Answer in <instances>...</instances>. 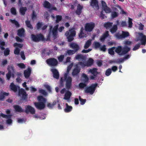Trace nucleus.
<instances>
[{"label":"nucleus","instance_id":"nucleus-1","mask_svg":"<svg viewBox=\"0 0 146 146\" xmlns=\"http://www.w3.org/2000/svg\"><path fill=\"white\" fill-rule=\"evenodd\" d=\"M138 34L139 36L136 38V40L137 42L140 41L141 42L135 44L132 49L133 51L138 49L140 47L141 45L145 46L146 44V36L141 33H138Z\"/></svg>","mask_w":146,"mask_h":146},{"label":"nucleus","instance_id":"nucleus-2","mask_svg":"<svg viewBox=\"0 0 146 146\" xmlns=\"http://www.w3.org/2000/svg\"><path fill=\"white\" fill-rule=\"evenodd\" d=\"M37 99L39 102L34 103L36 108L40 110L44 109L45 107V104L47 101L46 99L42 96H38Z\"/></svg>","mask_w":146,"mask_h":146},{"label":"nucleus","instance_id":"nucleus-3","mask_svg":"<svg viewBox=\"0 0 146 146\" xmlns=\"http://www.w3.org/2000/svg\"><path fill=\"white\" fill-rule=\"evenodd\" d=\"M130 48L125 46L122 48L121 46H119L115 48V51L120 55H122L127 54L130 50Z\"/></svg>","mask_w":146,"mask_h":146},{"label":"nucleus","instance_id":"nucleus-4","mask_svg":"<svg viewBox=\"0 0 146 146\" xmlns=\"http://www.w3.org/2000/svg\"><path fill=\"white\" fill-rule=\"evenodd\" d=\"M75 29V28H72L69 30L68 31H67L66 32L65 35L66 37L68 42H71L74 40V37L76 34V32L74 30Z\"/></svg>","mask_w":146,"mask_h":146},{"label":"nucleus","instance_id":"nucleus-5","mask_svg":"<svg viewBox=\"0 0 146 146\" xmlns=\"http://www.w3.org/2000/svg\"><path fill=\"white\" fill-rule=\"evenodd\" d=\"M50 28V30L49 33L48 35V37H50L52 36L55 39L57 38V30H58L60 32H62L64 28Z\"/></svg>","mask_w":146,"mask_h":146},{"label":"nucleus","instance_id":"nucleus-6","mask_svg":"<svg viewBox=\"0 0 146 146\" xmlns=\"http://www.w3.org/2000/svg\"><path fill=\"white\" fill-rule=\"evenodd\" d=\"M32 40L35 42H38L40 41H44V36L41 33L36 35L31 34V35Z\"/></svg>","mask_w":146,"mask_h":146},{"label":"nucleus","instance_id":"nucleus-7","mask_svg":"<svg viewBox=\"0 0 146 146\" xmlns=\"http://www.w3.org/2000/svg\"><path fill=\"white\" fill-rule=\"evenodd\" d=\"M97 83L92 84L91 86L89 87H87L85 89L84 92L86 93H89L90 94L92 95L94 92L96 87L98 86Z\"/></svg>","mask_w":146,"mask_h":146},{"label":"nucleus","instance_id":"nucleus-8","mask_svg":"<svg viewBox=\"0 0 146 146\" xmlns=\"http://www.w3.org/2000/svg\"><path fill=\"white\" fill-rule=\"evenodd\" d=\"M68 73L67 72L65 73L64 75V80H66V86L68 90H69L71 88L72 81V78L71 77L68 76L67 77Z\"/></svg>","mask_w":146,"mask_h":146},{"label":"nucleus","instance_id":"nucleus-9","mask_svg":"<svg viewBox=\"0 0 146 146\" xmlns=\"http://www.w3.org/2000/svg\"><path fill=\"white\" fill-rule=\"evenodd\" d=\"M18 95L21 97L22 99L23 100H26L28 97V95L25 90L21 88L19 89L18 92Z\"/></svg>","mask_w":146,"mask_h":146},{"label":"nucleus","instance_id":"nucleus-10","mask_svg":"<svg viewBox=\"0 0 146 146\" xmlns=\"http://www.w3.org/2000/svg\"><path fill=\"white\" fill-rule=\"evenodd\" d=\"M46 62L49 65L51 66H56L58 64L57 60L54 58H50L46 60Z\"/></svg>","mask_w":146,"mask_h":146},{"label":"nucleus","instance_id":"nucleus-11","mask_svg":"<svg viewBox=\"0 0 146 146\" xmlns=\"http://www.w3.org/2000/svg\"><path fill=\"white\" fill-rule=\"evenodd\" d=\"M97 70V68H94L92 69H90L89 70V72L93 75L90 77L91 79L95 80V78L97 77V75L98 74Z\"/></svg>","mask_w":146,"mask_h":146},{"label":"nucleus","instance_id":"nucleus-12","mask_svg":"<svg viewBox=\"0 0 146 146\" xmlns=\"http://www.w3.org/2000/svg\"><path fill=\"white\" fill-rule=\"evenodd\" d=\"M25 112L28 114L29 112L31 114H35V109L30 105H28L25 107Z\"/></svg>","mask_w":146,"mask_h":146},{"label":"nucleus","instance_id":"nucleus-13","mask_svg":"<svg viewBox=\"0 0 146 146\" xmlns=\"http://www.w3.org/2000/svg\"><path fill=\"white\" fill-rule=\"evenodd\" d=\"M94 60L92 58H90L84 64L82 62H78V64L81 66H89L92 65L94 63Z\"/></svg>","mask_w":146,"mask_h":146},{"label":"nucleus","instance_id":"nucleus-14","mask_svg":"<svg viewBox=\"0 0 146 146\" xmlns=\"http://www.w3.org/2000/svg\"><path fill=\"white\" fill-rule=\"evenodd\" d=\"M90 5L95 9L98 10L99 9L98 2L97 0H91Z\"/></svg>","mask_w":146,"mask_h":146},{"label":"nucleus","instance_id":"nucleus-15","mask_svg":"<svg viewBox=\"0 0 146 146\" xmlns=\"http://www.w3.org/2000/svg\"><path fill=\"white\" fill-rule=\"evenodd\" d=\"M9 87L11 90L15 93L17 92L20 89L19 86L16 85L13 82L11 83Z\"/></svg>","mask_w":146,"mask_h":146},{"label":"nucleus","instance_id":"nucleus-16","mask_svg":"<svg viewBox=\"0 0 146 146\" xmlns=\"http://www.w3.org/2000/svg\"><path fill=\"white\" fill-rule=\"evenodd\" d=\"M70 48L74 50L75 52H77L79 50L80 47L76 43L72 42L70 44Z\"/></svg>","mask_w":146,"mask_h":146},{"label":"nucleus","instance_id":"nucleus-17","mask_svg":"<svg viewBox=\"0 0 146 146\" xmlns=\"http://www.w3.org/2000/svg\"><path fill=\"white\" fill-rule=\"evenodd\" d=\"M51 71L53 74V77L57 79H58L59 78V74L58 71L56 69H51Z\"/></svg>","mask_w":146,"mask_h":146},{"label":"nucleus","instance_id":"nucleus-18","mask_svg":"<svg viewBox=\"0 0 146 146\" xmlns=\"http://www.w3.org/2000/svg\"><path fill=\"white\" fill-rule=\"evenodd\" d=\"M9 94L8 92H4L3 90L0 92V101H3L5 96H8Z\"/></svg>","mask_w":146,"mask_h":146},{"label":"nucleus","instance_id":"nucleus-19","mask_svg":"<svg viewBox=\"0 0 146 146\" xmlns=\"http://www.w3.org/2000/svg\"><path fill=\"white\" fill-rule=\"evenodd\" d=\"M83 8L82 5L80 4H78L77 5V9L75 11V13L76 15H80L82 13V11Z\"/></svg>","mask_w":146,"mask_h":146},{"label":"nucleus","instance_id":"nucleus-20","mask_svg":"<svg viewBox=\"0 0 146 146\" xmlns=\"http://www.w3.org/2000/svg\"><path fill=\"white\" fill-rule=\"evenodd\" d=\"M31 73V70L30 67H28L27 69L25 70L24 72L25 77L26 78L29 77Z\"/></svg>","mask_w":146,"mask_h":146},{"label":"nucleus","instance_id":"nucleus-21","mask_svg":"<svg viewBox=\"0 0 146 146\" xmlns=\"http://www.w3.org/2000/svg\"><path fill=\"white\" fill-rule=\"evenodd\" d=\"M15 110L16 111L19 113L23 112L24 110L21 107L18 105H14L13 106Z\"/></svg>","mask_w":146,"mask_h":146},{"label":"nucleus","instance_id":"nucleus-22","mask_svg":"<svg viewBox=\"0 0 146 146\" xmlns=\"http://www.w3.org/2000/svg\"><path fill=\"white\" fill-rule=\"evenodd\" d=\"M80 69L79 68L78 65H76V67L74 69L72 72V75L73 76L77 75L80 71Z\"/></svg>","mask_w":146,"mask_h":146},{"label":"nucleus","instance_id":"nucleus-23","mask_svg":"<svg viewBox=\"0 0 146 146\" xmlns=\"http://www.w3.org/2000/svg\"><path fill=\"white\" fill-rule=\"evenodd\" d=\"M27 10V8L26 7H21L19 9V12L21 15H24Z\"/></svg>","mask_w":146,"mask_h":146},{"label":"nucleus","instance_id":"nucleus-24","mask_svg":"<svg viewBox=\"0 0 146 146\" xmlns=\"http://www.w3.org/2000/svg\"><path fill=\"white\" fill-rule=\"evenodd\" d=\"M66 108L64 109V111L66 113H68L70 112L72 110V107L69 106L67 103L66 104Z\"/></svg>","mask_w":146,"mask_h":146},{"label":"nucleus","instance_id":"nucleus-25","mask_svg":"<svg viewBox=\"0 0 146 146\" xmlns=\"http://www.w3.org/2000/svg\"><path fill=\"white\" fill-rule=\"evenodd\" d=\"M72 93L69 91H67L64 95V99L65 100H69L72 95Z\"/></svg>","mask_w":146,"mask_h":146},{"label":"nucleus","instance_id":"nucleus-26","mask_svg":"<svg viewBox=\"0 0 146 146\" xmlns=\"http://www.w3.org/2000/svg\"><path fill=\"white\" fill-rule=\"evenodd\" d=\"M57 102V103H58V101H57L55 100L54 101L52 104L50 103H48L47 104V106L49 109H52L53 108L54 106L56 104Z\"/></svg>","mask_w":146,"mask_h":146},{"label":"nucleus","instance_id":"nucleus-27","mask_svg":"<svg viewBox=\"0 0 146 146\" xmlns=\"http://www.w3.org/2000/svg\"><path fill=\"white\" fill-rule=\"evenodd\" d=\"M91 41V40L89 39L86 42L84 46L85 49H87L92 44Z\"/></svg>","mask_w":146,"mask_h":146},{"label":"nucleus","instance_id":"nucleus-28","mask_svg":"<svg viewBox=\"0 0 146 146\" xmlns=\"http://www.w3.org/2000/svg\"><path fill=\"white\" fill-rule=\"evenodd\" d=\"M84 30L83 28H81L80 32L79 35V36L80 38H83L86 36V35L83 33Z\"/></svg>","mask_w":146,"mask_h":146},{"label":"nucleus","instance_id":"nucleus-29","mask_svg":"<svg viewBox=\"0 0 146 146\" xmlns=\"http://www.w3.org/2000/svg\"><path fill=\"white\" fill-rule=\"evenodd\" d=\"M44 6L46 8L50 9L51 7V4L48 1H44Z\"/></svg>","mask_w":146,"mask_h":146},{"label":"nucleus","instance_id":"nucleus-30","mask_svg":"<svg viewBox=\"0 0 146 146\" xmlns=\"http://www.w3.org/2000/svg\"><path fill=\"white\" fill-rule=\"evenodd\" d=\"M24 32L25 31L23 28H21V29L18 30L17 35L20 36H23Z\"/></svg>","mask_w":146,"mask_h":146},{"label":"nucleus","instance_id":"nucleus-31","mask_svg":"<svg viewBox=\"0 0 146 146\" xmlns=\"http://www.w3.org/2000/svg\"><path fill=\"white\" fill-rule=\"evenodd\" d=\"M95 23L92 22L90 23H87L85 24L84 27H94Z\"/></svg>","mask_w":146,"mask_h":146},{"label":"nucleus","instance_id":"nucleus-32","mask_svg":"<svg viewBox=\"0 0 146 146\" xmlns=\"http://www.w3.org/2000/svg\"><path fill=\"white\" fill-rule=\"evenodd\" d=\"M83 78V82L84 83H87L89 80V78L86 74H83L82 75Z\"/></svg>","mask_w":146,"mask_h":146},{"label":"nucleus","instance_id":"nucleus-33","mask_svg":"<svg viewBox=\"0 0 146 146\" xmlns=\"http://www.w3.org/2000/svg\"><path fill=\"white\" fill-rule=\"evenodd\" d=\"M119 15L118 12L116 11H113L111 14V17L112 18H114L117 17Z\"/></svg>","mask_w":146,"mask_h":146},{"label":"nucleus","instance_id":"nucleus-34","mask_svg":"<svg viewBox=\"0 0 146 146\" xmlns=\"http://www.w3.org/2000/svg\"><path fill=\"white\" fill-rule=\"evenodd\" d=\"M56 23H59V22L61 21L62 19V17L61 15H56Z\"/></svg>","mask_w":146,"mask_h":146},{"label":"nucleus","instance_id":"nucleus-35","mask_svg":"<svg viewBox=\"0 0 146 146\" xmlns=\"http://www.w3.org/2000/svg\"><path fill=\"white\" fill-rule=\"evenodd\" d=\"M8 72L9 71L12 73V72L14 71V67L13 64L8 65L7 68Z\"/></svg>","mask_w":146,"mask_h":146},{"label":"nucleus","instance_id":"nucleus-36","mask_svg":"<svg viewBox=\"0 0 146 146\" xmlns=\"http://www.w3.org/2000/svg\"><path fill=\"white\" fill-rule=\"evenodd\" d=\"M115 48V47H113L111 48L108 49V53H109L111 55H113L114 54V50Z\"/></svg>","mask_w":146,"mask_h":146},{"label":"nucleus","instance_id":"nucleus-37","mask_svg":"<svg viewBox=\"0 0 146 146\" xmlns=\"http://www.w3.org/2000/svg\"><path fill=\"white\" fill-rule=\"evenodd\" d=\"M103 9L105 11L106 13H110L111 12V11L110 8L108 6H106L104 7Z\"/></svg>","mask_w":146,"mask_h":146},{"label":"nucleus","instance_id":"nucleus-38","mask_svg":"<svg viewBox=\"0 0 146 146\" xmlns=\"http://www.w3.org/2000/svg\"><path fill=\"white\" fill-rule=\"evenodd\" d=\"M113 23L108 22L104 24V27H111Z\"/></svg>","mask_w":146,"mask_h":146},{"label":"nucleus","instance_id":"nucleus-39","mask_svg":"<svg viewBox=\"0 0 146 146\" xmlns=\"http://www.w3.org/2000/svg\"><path fill=\"white\" fill-rule=\"evenodd\" d=\"M5 45V42L4 41H0V48L2 50H4L5 49L4 46Z\"/></svg>","mask_w":146,"mask_h":146},{"label":"nucleus","instance_id":"nucleus-40","mask_svg":"<svg viewBox=\"0 0 146 146\" xmlns=\"http://www.w3.org/2000/svg\"><path fill=\"white\" fill-rule=\"evenodd\" d=\"M79 99L80 101V103L82 105L84 104L86 101V99L82 98L80 96H79Z\"/></svg>","mask_w":146,"mask_h":146},{"label":"nucleus","instance_id":"nucleus-41","mask_svg":"<svg viewBox=\"0 0 146 146\" xmlns=\"http://www.w3.org/2000/svg\"><path fill=\"white\" fill-rule=\"evenodd\" d=\"M83 82L80 83L78 85L79 88L80 89L84 88L87 86V84Z\"/></svg>","mask_w":146,"mask_h":146},{"label":"nucleus","instance_id":"nucleus-42","mask_svg":"<svg viewBox=\"0 0 146 146\" xmlns=\"http://www.w3.org/2000/svg\"><path fill=\"white\" fill-rule=\"evenodd\" d=\"M0 116L3 118H11L12 115H6L3 113H1L0 114Z\"/></svg>","mask_w":146,"mask_h":146},{"label":"nucleus","instance_id":"nucleus-43","mask_svg":"<svg viewBox=\"0 0 146 146\" xmlns=\"http://www.w3.org/2000/svg\"><path fill=\"white\" fill-rule=\"evenodd\" d=\"M11 21L12 23L16 25L17 27H19L20 25L19 23L15 19L11 20Z\"/></svg>","mask_w":146,"mask_h":146},{"label":"nucleus","instance_id":"nucleus-44","mask_svg":"<svg viewBox=\"0 0 146 146\" xmlns=\"http://www.w3.org/2000/svg\"><path fill=\"white\" fill-rule=\"evenodd\" d=\"M26 25L27 27H32L30 21L27 19L25 21Z\"/></svg>","mask_w":146,"mask_h":146},{"label":"nucleus","instance_id":"nucleus-45","mask_svg":"<svg viewBox=\"0 0 146 146\" xmlns=\"http://www.w3.org/2000/svg\"><path fill=\"white\" fill-rule=\"evenodd\" d=\"M75 52L74 51L72 50H67L66 51V53L70 56L73 54H75Z\"/></svg>","mask_w":146,"mask_h":146},{"label":"nucleus","instance_id":"nucleus-46","mask_svg":"<svg viewBox=\"0 0 146 146\" xmlns=\"http://www.w3.org/2000/svg\"><path fill=\"white\" fill-rule=\"evenodd\" d=\"M4 54L5 56H7L9 55L10 53V50L9 48H7L4 50Z\"/></svg>","mask_w":146,"mask_h":146},{"label":"nucleus","instance_id":"nucleus-47","mask_svg":"<svg viewBox=\"0 0 146 146\" xmlns=\"http://www.w3.org/2000/svg\"><path fill=\"white\" fill-rule=\"evenodd\" d=\"M128 27H132L133 24L132 19L129 17L128 18Z\"/></svg>","mask_w":146,"mask_h":146},{"label":"nucleus","instance_id":"nucleus-48","mask_svg":"<svg viewBox=\"0 0 146 146\" xmlns=\"http://www.w3.org/2000/svg\"><path fill=\"white\" fill-rule=\"evenodd\" d=\"M111 73V70L110 68H108L106 70L105 74L107 76H110Z\"/></svg>","mask_w":146,"mask_h":146},{"label":"nucleus","instance_id":"nucleus-49","mask_svg":"<svg viewBox=\"0 0 146 146\" xmlns=\"http://www.w3.org/2000/svg\"><path fill=\"white\" fill-rule=\"evenodd\" d=\"M20 51V49L17 47H16L15 48V49L14 50V54H15L18 55L19 54Z\"/></svg>","mask_w":146,"mask_h":146},{"label":"nucleus","instance_id":"nucleus-50","mask_svg":"<svg viewBox=\"0 0 146 146\" xmlns=\"http://www.w3.org/2000/svg\"><path fill=\"white\" fill-rule=\"evenodd\" d=\"M17 66L20 68L24 69L25 68V64L23 63H18L17 64Z\"/></svg>","mask_w":146,"mask_h":146},{"label":"nucleus","instance_id":"nucleus-51","mask_svg":"<svg viewBox=\"0 0 146 146\" xmlns=\"http://www.w3.org/2000/svg\"><path fill=\"white\" fill-rule=\"evenodd\" d=\"M11 11L13 15H15L17 14L16 10L15 7L12 8L11 9Z\"/></svg>","mask_w":146,"mask_h":146},{"label":"nucleus","instance_id":"nucleus-52","mask_svg":"<svg viewBox=\"0 0 146 146\" xmlns=\"http://www.w3.org/2000/svg\"><path fill=\"white\" fill-rule=\"evenodd\" d=\"M7 60H3L1 64V67H4L7 64Z\"/></svg>","mask_w":146,"mask_h":146},{"label":"nucleus","instance_id":"nucleus-53","mask_svg":"<svg viewBox=\"0 0 146 146\" xmlns=\"http://www.w3.org/2000/svg\"><path fill=\"white\" fill-rule=\"evenodd\" d=\"M39 92L44 96H46L47 94V92L45 90L42 89L39 90Z\"/></svg>","mask_w":146,"mask_h":146},{"label":"nucleus","instance_id":"nucleus-54","mask_svg":"<svg viewBox=\"0 0 146 146\" xmlns=\"http://www.w3.org/2000/svg\"><path fill=\"white\" fill-rule=\"evenodd\" d=\"M58 59L59 62H61L64 60V56L63 55H61L58 57Z\"/></svg>","mask_w":146,"mask_h":146},{"label":"nucleus","instance_id":"nucleus-55","mask_svg":"<svg viewBox=\"0 0 146 146\" xmlns=\"http://www.w3.org/2000/svg\"><path fill=\"white\" fill-rule=\"evenodd\" d=\"M122 34L123 38H125L129 36V34L128 32L123 31Z\"/></svg>","mask_w":146,"mask_h":146},{"label":"nucleus","instance_id":"nucleus-56","mask_svg":"<svg viewBox=\"0 0 146 146\" xmlns=\"http://www.w3.org/2000/svg\"><path fill=\"white\" fill-rule=\"evenodd\" d=\"M12 73L10 71L8 72L6 74V77L8 80H9L10 79V78L11 77Z\"/></svg>","mask_w":146,"mask_h":146},{"label":"nucleus","instance_id":"nucleus-57","mask_svg":"<svg viewBox=\"0 0 146 146\" xmlns=\"http://www.w3.org/2000/svg\"><path fill=\"white\" fill-rule=\"evenodd\" d=\"M32 19L33 20L35 19L36 18V15L35 11H33L31 16Z\"/></svg>","mask_w":146,"mask_h":146},{"label":"nucleus","instance_id":"nucleus-58","mask_svg":"<svg viewBox=\"0 0 146 146\" xmlns=\"http://www.w3.org/2000/svg\"><path fill=\"white\" fill-rule=\"evenodd\" d=\"M75 58L76 59H82L83 58V55L82 54H79L76 55V56Z\"/></svg>","mask_w":146,"mask_h":146},{"label":"nucleus","instance_id":"nucleus-59","mask_svg":"<svg viewBox=\"0 0 146 146\" xmlns=\"http://www.w3.org/2000/svg\"><path fill=\"white\" fill-rule=\"evenodd\" d=\"M20 55L21 56V57L22 58V59L25 60V55H24V51H21L20 53Z\"/></svg>","mask_w":146,"mask_h":146},{"label":"nucleus","instance_id":"nucleus-60","mask_svg":"<svg viewBox=\"0 0 146 146\" xmlns=\"http://www.w3.org/2000/svg\"><path fill=\"white\" fill-rule=\"evenodd\" d=\"M50 16V14L47 12H45L44 14V18L46 19H48Z\"/></svg>","mask_w":146,"mask_h":146},{"label":"nucleus","instance_id":"nucleus-61","mask_svg":"<svg viewBox=\"0 0 146 146\" xmlns=\"http://www.w3.org/2000/svg\"><path fill=\"white\" fill-rule=\"evenodd\" d=\"M73 66V64L71 63L70 64L69 66H68L67 67V72L68 73H69V72L71 68H72Z\"/></svg>","mask_w":146,"mask_h":146},{"label":"nucleus","instance_id":"nucleus-62","mask_svg":"<svg viewBox=\"0 0 146 146\" xmlns=\"http://www.w3.org/2000/svg\"><path fill=\"white\" fill-rule=\"evenodd\" d=\"M118 28H111L110 32L112 33H115L117 30Z\"/></svg>","mask_w":146,"mask_h":146},{"label":"nucleus","instance_id":"nucleus-63","mask_svg":"<svg viewBox=\"0 0 146 146\" xmlns=\"http://www.w3.org/2000/svg\"><path fill=\"white\" fill-rule=\"evenodd\" d=\"M101 50L104 52H105L106 50V46L105 45H104L102 46H101L100 48Z\"/></svg>","mask_w":146,"mask_h":146},{"label":"nucleus","instance_id":"nucleus-64","mask_svg":"<svg viewBox=\"0 0 146 146\" xmlns=\"http://www.w3.org/2000/svg\"><path fill=\"white\" fill-rule=\"evenodd\" d=\"M16 41L18 42H22L23 41V40L18 36H17L15 38Z\"/></svg>","mask_w":146,"mask_h":146}]
</instances>
